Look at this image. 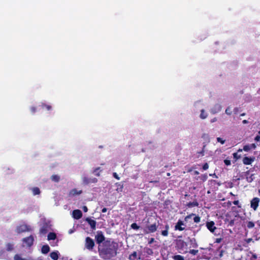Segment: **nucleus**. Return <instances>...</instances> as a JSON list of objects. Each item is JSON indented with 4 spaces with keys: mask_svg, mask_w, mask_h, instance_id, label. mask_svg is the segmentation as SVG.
Masks as SVG:
<instances>
[{
    "mask_svg": "<svg viewBox=\"0 0 260 260\" xmlns=\"http://www.w3.org/2000/svg\"><path fill=\"white\" fill-rule=\"evenodd\" d=\"M31 231V228L30 226L26 224L18 225L16 229V232L18 234H21L25 232H29Z\"/></svg>",
    "mask_w": 260,
    "mask_h": 260,
    "instance_id": "nucleus-1",
    "label": "nucleus"
},
{
    "mask_svg": "<svg viewBox=\"0 0 260 260\" xmlns=\"http://www.w3.org/2000/svg\"><path fill=\"white\" fill-rule=\"evenodd\" d=\"M83 184L88 185L91 183H95L98 182V179L96 178H89L86 176H83L82 178Z\"/></svg>",
    "mask_w": 260,
    "mask_h": 260,
    "instance_id": "nucleus-2",
    "label": "nucleus"
},
{
    "mask_svg": "<svg viewBox=\"0 0 260 260\" xmlns=\"http://www.w3.org/2000/svg\"><path fill=\"white\" fill-rule=\"evenodd\" d=\"M22 242L23 243L25 244L26 246L30 247L34 244V238L33 236L30 235L28 237L24 238L22 239Z\"/></svg>",
    "mask_w": 260,
    "mask_h": 260,
    "instance_id": "nucleus-3",
    "label": "nucleus"
},
{
    "mask_svg": "<svg viewBox=\"0 0 260 260\" xmlns=\"http://www.w3.org/2000/svg\"><path fill=\"white\" fill-rule=\"evenodd\" d=\"M94 246V241L89 237H87L85 239V247L86 248L89 250H92L93 247Z\"/></svg>",
    "mask_w": 260,
    "mask_h": 260,
    "instance_id": "nucleus-4",
    "label": "nucleus"
},
{
    "mask_svg": "<svg viewBox=\"0 0 260 260\" xmlns=\"http://www.w3.org/2000/svg\"><path fill=\"white\" fill-rule=\"evenodd\" d=\"M260 200L258 198H254L250 202V207L254 210H256L258 206Z\"/></svg>",
    "mask_w": 260,
    "mask_h": 260,
    "instance_id": "nucleus-5",
    "label": "nucleus"
},
{
    "mask_svg": "<svg viewBox=\"0 0 260 260\" xmlns=\"http://www.w3.org/2000/svg\"><path fill=\"white\" fill-rule=\"evenodd\" d=\"M141 252H139L138 253L136 251L133 252L129 256V260H138L141 259Z\"/></svg>",
    "mask_w": 260,
    "mask_h": 260,
    "instance_id": "nucleus-6",
    "label": "nucleus"
},
{
    "mask_svg": "<svg viewBox=\"0 0 260 260\" xmlns=\"http://www.w3.org/2000/svg\"><path fill=\"white\" fill-rule=\"evenodd\" d=\"M185 224L181 220H179L175 226V230L182 231L185 229Z\"/></svg>",
    "mask_w": 260,
    "mask_h": 260,
    "instance_id": "nucleus-7",
    "label": "nucleus"
},
{
    "mask_svg": "<svg viewBox=\"0 0 260 260\" xmlns=\"http://www.w3.org/2000/svg\"><path fill=\"white\" fill-rule=\"evenodd\" d=\"M102 253L105 255V258H109L112 256L113 250L111 249L105 248L102 249Z\"/></svg>",
    "mask_w": 260,
    "mask_h": 260,
    "instance_id": "nucleus-8",
    "label": "nucleus"
},
{
    "mask_svg": "<svg viewBox=\"0 0 260 260\" xmlns=\"http://www.w3.org/2000/svg\"><path fill=\"white\" fill-rule=\"evenodd\" d=\"M206 225L207 228L212 233H213L216 229V227L215 226V223L212 221H207Z\"/></svg>",
    "mask_w": 260,
    "mask_h": 260,
    "instance_id": "nucleus-9",
    "label": "nucleus"
},
{
    "mask_svg": "<svg viewBox=\"0 0 260 260\" xmlns=\"http://www.w3.org/2000/svg\"><path fill=\"white\" fill-rule=\"evenodd\" d=\"M157 230V226L155 224H151L148 225L146 229L144 230V232L146 234L149 233H153Z\"/></svg>",
    "mask_w": 260,
    "mask_h": 260,
    "instance_id": "nucleus-10",
    "label": "nucleus"
},
{
    "mask_svg": "<svg viewBox=\"0 0 260 260\" xmlns=\"http://www.w3.org/2000/svg\"><path fill=\"white\" fill-rule=\"evenodd\" d=\"M221 106L218 104H215L211 109L210 112L213 114L219 112L221 110Z\"/></svg>",
    "mask_w": 260,
    "mask_h": 260,
    "instance_id": "nucleus-11",
    "label": "nucleus"
},
{
    "mask_svg": "<svg viewBox=\"0 0 260 260\" xmlns=\"http://www.w3.org/2000/svg\"><path fill=\"white\" fill-rule=\"evenodd\" d=\"M256 147L255 144H247L244 146L243 150L245 152H249L251 150H254Z\"/></svg>",
    "mask_w": 260,
    "mask_h": 260,
    "instance_id": "nucleus-12",
    "label": "nucleus"
},
{
    "mask_svg": "<svg viewBox=\"0 0 260 260\" xmlns=\"http://www.w3.org/2000/svg\"><path fill=\"white\" fill-rule=\"evenodd\" d=\"M95 239L97 243L100 244L105 240V237L102 234V232H98L95 236Z\"/></svg>",
    "mask_w": 260,
    "mask_h": 260,
    "instance_id": "nucleus-13",
    "label": "nucleus"
},
{
    "mask_svg": "<svg viewBox=\"0 0 260 260\" xmlns=\"http://www.w3.org/2000/svg\"><path fill=\"white\" fill-rule=\"evenodd\" d=\"M254 160V157H244L243 159V163L245 165H251Z\"/></svg>",
    "mask_w": 260,
    "mask_h": 260,
    "instance_id": "nucleus-14",
    "label": "nucleus"
},
{
    "mask_svg": "<svg viewBox=\"0 0 260 260\" xmlns=\"http://www.w3.org/2000/svg\"><path fill=\"white\" fill-rule=\"evenodd\" d=\"M73 216L75 219H79L82 217V213L80 210H75L73 211Z\"/></svg>",
    "mask_w": 260,
    "mask_h": 260,
    "instance_id": "nucleus-15",
    "label": "nucleus"
},
{
    "mask_svg": "<svg viewBox=\"0 0 260 260\" xmlns=\"http://www.w3.org/2000/svg\"><path fill=\"white\" fill-rule=\"evenodd\" d=\"M49 231V227L47 223H45L41 228L40 230V233L42 235H45Z\"/></svg>",
    "mask_w": 260,
    "mask_h": 260,
    "instance_id": "nucleus-16",
    "label": "nucleus"
},
{
    "mask_svg": "<svg viewBox=\"0 0 260 260\" xmlns=\"http://www.w3.org/2000/svg\"><path fill=\"white\" fill-rule=\"evenodd\" d=\"M208 113L207 111H206L204 109H202L200 111V114L199 115V117L201 119H203V120L205 119L208 117Z\"/></svg>",
    "mask_w": 260,
    "mask_h": 260,
    "instance_id": "nucleus-17",
    "label": "nucleus"
},
{
    "mask_svg": "<svg viewBox=\"0 0 260 260\" xmlns=\"http://www.w3.org/2000/svg\"><path fill=\"white\" fill-rule=\"evenodd\" d=\"M86 221L88 223V224L90 225L91 228L92 230L95 229L96 227V221L94 220L91 219L90 218H87Z\"/></svg>",
    "mask_w": 260,
    "mask_h": 260,
    "instance_id": "nucleus-18",
    "label": "nucleus"
},
{
    "mask_svg": "<svg viewBox=\"0 0 260 260\" xmlns=\"http://www.w3.org/2000/svg\"><path fill=\"white\" fill-rule=\"evenodd\" d=\"M42 253L43 254H47L50 251V247L48 245H44L41 248Z\"/></svg>",
    "mask_w": 260,
    "mask_h": 260,
    "instance_id": "nucleus-19",
    "label": "nucleus"
},
{
    "mask_svg": "<svg viewBox=\"0 0 260 260\" xmlns=\"http://www.w3.org/2000/svg\"><path fill=\"white\" fill-rule=\"evenodd\" d=\"M82 193V190L78 191L76 188L72 189L69 193L70 196H74L77 194H80Z\"/></svg>",
    "mask_w": 260,
    "mask_h": 260,
    "instance_id": "nucleus-20",
    "label": "nucleus"
},
{
    "mask_svg": "<svg viewBox=\"0 0 260 260\" xmlns=\"http://www.w3.org/2000/svg\"><path fill=\"white\" fill-rule=\"evenodd\" d=\"M50 256L51 258L53 260H57L58 258V252L53 251L50 253Z\"/></svg>",
    "mask_w": 260,
    "mask_h": 260,
    "instance_id": "nucleus-21",
    "label": "nucleus"
},
{
    "mask_svg": "<svg viewBox=\"0 0 260 260\" xmlns=\"http://www.w3.org/2000/svg\"><path fill=\"white\" fill-rule=\"evenodd\" d=\"M56 238V235L55 233L53 232H50L48 235V240H55Z\"/></svg>",
    "mask_w": 260,
    "mask_h": 260,
    "instance_id": "nucleus-22",
    "label": "nucleus"
},
{
    "mask_svg": "<svg viewBox=\"0 0 260 260\" xmlns=\"http://www.w3.org/2000/svg\"><path fill=\"white\" fill-rule=\"evenodd\" d=\"M51 179L55 182H58L60 180V177L57 175H53L51 177Z\"/></svg>",
    "mask_w": 260,
    "mask_h": 260,
    "instance_id": "nucleus-23",
    "label": "nucleus"
},
{
    "mask_svg": "<svg viewBox=\"0 0 260 260\" xmlns=\"http://www.w3.org/2000/svg\"><path fill=\"white\" fill-rule=\"evenodd\" d=\"M40 106L42 107V108H43V109L45 108L48 111L51 110L52 109V107L51 105H47L45 103H42L41 105H40Z\"/></svg>",
    "mask_w": 260,
    "mask_h": 260,
    "instance_id": "nucleus-24",
    "label": "nucleus"
},
{
    "mask_svg": "<svg viewBox=\"0 0 260 260\" xmlns=\"http://www.w3.org/2000/svg\"><path fill=\"white\" fill-rule=\"evenodd\" d=\"M144 252L149 255H152L153 253L152 250L148 247H146L144 248Z\"/></svg>",
    "mask_w": 260,
    "mask_h": 260,
    "instance_id": "nucleus-25",
    "label": "nucleus"
},
{
    "mask_svg": "<svg viewBox=\"0 0 260 260\" xmlns=\"http://www.w3.org/2000/svg\"><path fill=\"white\" fill-rule=\"evenodd\" d=\"M32 191L33 194L35 196L39 194L40 193V189L37 187H33L32 188Z\"/></svg>",
    "mask_w": 260,
    "mask_h": 260,
    "instance_id": "nucleus-26",
    "label": "nucleus"
},
{
    "mask_svg": "<svg viewBox=\"0 0 260 260\" xmlns=\"http://www.w3.org/2000/svg\"><path fill=\"white\" fill-rule=\"evenodd\" d=\"M169 226L168 224L166 225V230L161 232V235L164 236H167L168 235V230Z\"/></svg>",
    "mask_w": 260,
    "mask_h": 260,
    "instance_id": "nucleus-27",
    "label": "nucleus"
},
{
    "mask_svg": "<svg viewBox=\"0 0 260 260\" xmlns=\"http://www.w3.org/2000/svg\"><path fill=\"white\" fill-rule=\"evenodd\" d=\"M14 260H27L26 258H22L20 255L18 254H16L14 256Z\"/></svg>",
    "mask_w": 260,
    "mask_h": 260,
    "instance_id": "nucleus-28",
    "label": "nucleus"
},
{
    "mask_svg": "<svg viewBox=\"0 0 260 260\" xmlns=\"http://www.w3.org/2000/svg\"><path fill=\"white\" fill-rule=\"evenodd\" d=\"M174 260H184L183 256L180 255H176L173 256Z\"/></svg>",
    "mask_w": 260,
    "mask_h": 260,
    "instance_id": "nucleus-29",
    "label": "nucleus"
},
{
    "mask_svg": "<svg viewBox=\"0 0 260 260\" xmlns=\"http://www.w3.org/2000/svg\"><path fill=\"white\" fill-rule=\"evenodd\" d=\"M100 168L98 167V168H95L93 171V173H94L95 175L97 176H100V173L99 172H98V171L100 170Z\"/></svg>",
    "mask_w": 260,
    "mask_h": 260,
    "instance_id": "nucleus-30",
    "label": "nucleus"
},
{
    "mask_svg": "<svg viewBox=\"0 0 260 260\" xmlns=\"http://www.w3.org/2000/svg\"><path fill=\"white\" fill-rule=\"evenodd\" d=\"M247 227L249 229H251V228H252L254 227V223L252 222V221H249L248 223H247Z\"/></svg>",
    "mask_w": 260,
    "mask_h": 260,
    "instance_id": "nucleus-31",
    "label": "nucleus"
},
{
    "mask_svg": "<svg viewBox=\"0 0 260 260\" xmlns=\"http://www.w3.org/2000/svg\"><path fill=\"white\" fill-rule=\"evenodd\" d=\"M131 228L134 230H138L139 229V226L136 223H132L131 224Z\"/></svg>",
    "mask_w": 260,
    "mask_h": 260,
    "instance_id": "nucleus-32",
    "label": "nucleus"
},
{
    "mask_svg": "<svg viewBox=\"0 0 260 260\" xmlns=\"http://www.w3.org/2000/svg\"><path fill=\"white\" fill-rule=\"evenodd\" d=\"M216 140L218 142L220 143L221 144H223L225 143V140L220 137L217 138Z\"/></svg>",
    "mask_w": 260,
    "mask_h": 260,
    "instance_id": "nucleus-33",
    "label": "nucleus"
},
{
    "mask_svg": "<svg viewBox=\"0 0 260 260\" xmlns=\"http://www.w3.org/2000/svg\"><path fill=\"white\" fill-rule=\"evenodd\" d=\"M7 250L8 251L12 250L13 248V245L12 244H11V243H8L7 245Z\"/></svg>",
    "mask_w": 260,
    "mask_h": 260,
    "instance_id": "nucleus-34",
    "label": "nucleus"
},
{
    "mask_svg": "<svg viewBox=\"0 0 260 260\" xmlns=\"http://www.w3.org/2000/svg\"><path fill=\"white\" fill-rule=\"evenodd\" d=\"M194 221L196 223H199L200 221V217L198 216H196L193 218Z\"/></svg>",
    "mask_w": 260,
    "mask_h": 260,
    "instance_id": "nucleus-35",
    "label": "nucleus"
},
{
    "mask_svg": "<svg viewBox=\"0 0 260 260\" xmlns=\"http://www.w3.org/2000/svg\"><path fill=\"white\" fill-rule=\"evenodd\" d=\"M30 112L31 113L34 114L37 111V108L35 107H31L30 108Z\"/></svg>",
    "mask_w": 260,
    "mask_h": 260,
    "instance_id": "nucleus-36",
    "label": "nucleus"
},
{
    "mask_svg": "<svg viewBox=\"0 0 260 260\" xmlns=\"http://www.w3.org/2000/svg\"><path fill=\"white\" fill-rule=\"evenodd\" d=\"M194 214H193V213H192V214H190V215H187V216H186V217H185V218H184L185 221H188V220L189 218H190L192 216H194Z\"/></svg>",
    "mask_w": 260,
    "mask_h": 260,
    "instance_id": "nucleus-37",
    "label": "nucleus"
},
{
    "mask_svg": "<svg viewBox=\"0 0 260 260\" xmlns=\"http://www.w3.org/2000/svg\"><path fill=\"white\" fill-rule=\"evenodd\" d=\"M225 112V113L229 115H230L232 114V111H231V109L229 107L226 108Z\"/></svg>",
    "mask_w": 260,
    "mask_h": 260,
    "instance_id": "nucleus-38",
    "label": "nucleus"
},
{
    "mask_svg": "<svg viewBox=\"0 0 260 260\" xmlns=\"http://www.w3.org/2000/svg\"><path fill=\"white\" fill-rule=\"evenodd\" d=\"M229 221V224L231 226H233L234 224L235 219H231V220H228Z\"/></svg>",
    "mask_w": 260,
    "mask_h": 260,
    "instance_id": "nucleus-39",
    "label": "nucleus"
},
{
    "mask_svg": "<svg viewBox=\"0 0 260 260\" xmlns=\"http://www.w3.org/2000/svg\"><path fill=\"white\" fill-rule=\"evenodd\" d=\"M224 162L226 166H230L231 165V160L229 159H225Z\"/></svg>",
    "mask_w": 260,
    "mask_h": 260,
    "instance_id": "nucleus-40",
    "label": "nucleus"
},
{
    "mask_svg": "<svg viewBox=\"0 0 260 260\" xmlns=\"http://www.w3.org/2000/svg\"><path fill=\"white\" fill-rule=\"evenodd\" d=\"M201 177V179L203 180V181H205L207 179V175L204 174V175H202Z\"/></svg>",
    "mask_w": 260,
    "mask_h": 260,
    "instance_id": "nucleus-41",
    "label": "nucleus"
},
{
    "mask_svg": "<svg viewBox=\"0 0 260 260\" xmlns=\"http://www.w3.org/2000/svg\"><path fill=\"white\" fill-rule=\"evenodd\" d=\"M198 250L193 249V250H190L189 252L191 254L196 255L198 253Z\"/></svg>",
    "mask_w": 260,
    "mask_h": 260,
    "instance_id": "nucleus-42",
    "label": "nucleus"
},
{
    "mask_svg": "<svg viewBox=\"0 0 260 260\" xmlns=\"http://www.w3.org/2000/svg\"><path fill=\"white\" fill-rule=\"evenodd\" d=\"M209 168V166L208 165L207 163H206L204 165V166H203V169L204 170H206L208 169Z\"/></svg>",
    "mask_w": 260,
    "mask_h": 260,
    "instance_id": "nucleus-43",
    "label": "nucleus"
},
{
    "mask_svg": "<svg viewBox=\"0 0 260 260\" xmlns=\"http://www.w3.org/2000/svg\"><path fill=\"white\" fill-rule=\"evenodd\" d=\"M217 120V118L216 117H214L210 120V122L212 123L215 122Z\"/></svg>",
    "mask_w": 260,
    "mask_h": 260,
    "instance_id": "nucleus-44",
    "label": "nucleus"
},
{
    "mask_svg": "<svg viewBox=\"0 0 260 260\" xmlns=\"http://www.w3.org/2000/svg\"><path fill=\"white\" fill-rule=\"evenodd\" d=\"M254 140L255 141L258 142L260 140V136H259V135L256 136L255 137Z\"/></svg>",
    "mask_w": 260,
    "mask_h": 260,
    "instance_id": "nucleus-45",
    "label": "nucleus"
},
{
    "mask_svg": "<svg viewBox=\"0 0 260 260\" xmlns=\"http://www.w3.org/2000/svg\"><path fill=\"white\" fill-rule=\"evenodd\" d=\"M222 239L221 238H217L215 240V242L217 243H219L221 242Z\"/></svg>",
    "mask_w": 260,
    "mask_h": 260,
    "instance_id": "nucleus-46",
    "label": "nucleus"
},
{
    "mask_svg": "<svg viewBox=\"0 0 260 260\" xmlns=\"http://www.w3.org/2000/svg\"><path fill=\"white\" fill-rule=\"evenodd\" d=\"M223 251L222 250L220 251V253L219 254V256L221 257L223 256Z\"/></svg>",
    "mask_w": 260,
    "mask_h": 260,
    "instance_id": "nucleus-47",
    "label": "nucleus"
},
{
    "mask_svg": "<svg viewBox=\"0 0 260 260\" xmlns=\"http://www.w3.org/2000/svg\"><path fill=\"white\" fill-rule=\"evenodd\" d=\"M83 210L84 212H87L88 210L87 207L86 206H84L83 208Z\"/></svg>",
    "mask_w": 260,
    "mask_h": 260,
    "instance_id": "nucleus-48",
    "label": "nucleus"
},
{
    "mask_svg": "<svg viewBox=\"0 0 260 260\" xmlns=\"http://www.w3.org/2000/svg\"><path fill=\"white\" fill-rule=\"evenodd\" d=\"M233 156H234V157L235 158H236V159H238V157H237V153H234L233 154Z\"/></svg>",
    "mask_w": 260,
    "mask_h": 260,
    "instance_id": "nucleus-49",
    "label": "nucleus"
},
{
    "mask_svg": "<svg viewBox=\"0 0 260 260\" xmlns=\"http://www.w3.org/2000/svg\"><path fill=\"white\" fill-rule=\"evenodd\" d=\"M154 238H151L150 239V241L149 242V244L152 243L154 242Z\"/></svg>",
    "mask_w": 260,
    "mask_h": 260,
    "instance_id": "nucleus-50",
    "label": "nucleus"
},
{
    "mask_svg": "<svg viewBox=\"0 0 260 260\" xmlns=\"http://www.w3.org/2000/svg\"><path fill=\"white\" fill-rule=\"evenodd\" d=\"M233 203H234V205H237L239 204V201H235L233 202Z\"/></svg>",
    "mask_w": 260,
    "mask_h": 260,
    "instance_id": "nucleus-51",
    "label": "nucleus"
},
{
    "mask_svg": "<svg viewBox=\"0 0 260 260\" xmlns=\"http://www.w3.org/2000/svg\"><path fill=\"white\" fill-rule=\"evenodd\" d=\"M103 213H105L107 211V209L106 208H104L102 210Z\"/></svg>",
    "mask_w": 260,
    "mask_h": 260,
    "instance_id": "nucleus-52",
    "label": "nucleus"
},
{
    "mask_svg": "<svg viewBox=\"0 0 260 260\" xmlns=\"http://www.w3.org/2000/svg\"><path fill=\"white\" fill-rule=\"evenodd\" d=\"M199 172L197 171H194L193 172V175H199Z\"/></svg>",
    "mask_w": 260,
    "mask_h": 260,
    "instance_id": "nucleus-53",
    "label": "nucleus"
},
{
    "mask_svg": "<svg viewBox=\"0 0 260 260\" xmlns=\"http://www.w3.org/2000/svg\"><path fill=\"white\" fill-rule=\"evenodd\" d=\"M242 122L243 124H246L248 123V121L246 120H243Z\"/></svg>",
    "mask_w": 260,
    "mask_h": 260,
    "instance_id": "nucleus-54",
    "label": "nucleus"
},
{
    "mask_svg": "<svg viewBox=\"0 0 260 260\" xmlns=\"http://www.w3.org/2000/svg\"><path fill=\"white\" fill-rule=\"evenodd\" d=\"M114 176L115 178H118L116 173H115Z\"/></svg>",
    "mask_w": 260,
    "mask_h": 260,
    "instance_id": "nucleus-55",
    "label": "nucleus"
},
{
    "mask_svg": "<svg viewBox=\"0 0 260 260\" xmlns=\"http://www.w3.org/2000/svg\"><path fill=\"white\" fill-rule=\"evenodd\" d=\"M242 150H243V149H239L238 150V151H239V152H241Z\"/></svg>",
    "mask_w": 260,
    "mask_h": 260,
    "instance_id": "nucleus-56",
    "label": "nucleus"
},
{
    "mask_svg": "<svg viewBox=\"0 0 260 260\" xmlns=\"http://www.w3.org/2000/svg\"><path fill=\"white\" fill-rule=\"evenodd\" d=\"M258 193L260 194V189L258 190Z\"/></svg>",
    "mask_w": 260,
    "mask_h": 260,
    "instance_id": "nucleus-57",
    "label": "nucleus"
},
{
    "mask_svg": "<svg viewBox=\"0 0 260 260\" xmlns=\"http://www.w3.org/2000/svg\"><path fill=\"white\" fill-rule=\"evenodd\" d=\"M241 115V116H244V114H242Z\"/></svg>",
    "mask_w": 260,
    "mask_h": 260,
    "instance_id": "nucleus-58",
    "label": "nucleus"
},
{
    "mask_svg": "<svg viewBox=\"0 0 260 260\" xmlns=\"http://www.w3.org/2000/svg\"><path fill=\"white\" fill-rule=\"evenodd\" d=\"M121 188H122V186H120V189H121Z\"/></svg>",
    "mask_w": 260,
    "mask_h": 260,
    "instance_id": "nucleus-59",
    "label": "nucleus"
},
{
    "mask_svg": "<svg viewBox=\"0 0 260 260\" xmlns=\"http://www.w3.org/2000/svg\"><path fill=\"white\" fill-rule=\"evenodd\" d=\"M258 134H260V131H259V132H258Z\"/></svg>",
    "mask_w": 260,
    "mask_h": 260,
    "instance_id": "nucleus-60",
    "label": "nucleus"
}]
</instances>
